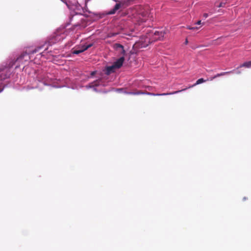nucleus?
<instances>
[{
  "mask_svg": "<svg viewBox=\"0 0 251 251\" xmlns=\"http://www.w3.org/2000/svg\"><path fill=\"white\" fill-rule=\"evenodd\" d=\"M241 71H237V72H236V73L237 74H241Z\"/></svg>",
  "mask_w": 251,
  "mask_h": 251,
  "instance_id": "obj_20",
  "label": "nucleus"
},
{
  "mask_svg": "<svg viewBox=\"0 0 251 251\" xmlns=\"http://www.w3.org/2000/svg\"><path fill=\"white\" fill-rule=\"evenodd\" d=\"M94 83L93 85V86H98V84L97 83V81H96V82H94L93 83V84Z\"/></svg>",
  "mask_w": 251,
  "mask_h": 251,
  "instance_id": "obj_17",
  "label": "nucleus"
},
{
  "mask_svg": "<svg viewBox=\"0 0 251 251\" xmlns=\"http://www.w3.org/2000/svg\"><path fill=\"white\" fill-rule=\"evenodd\" d=\"M18 65L16 66V68H18Z\"/></svg>",
  "mask_w": 251,
  "mask_h": 251,
  "instance_id": "obj_28",
  "label": "nucleus"
},
{
  "mask_svg": "<svg viewBox=\"0 0 251 251\" xmlns=\"http://www.w3.org/2000/svg\"><path fill=\"white\" fill-rule=\"evenodd\" d=\"M165 34V31L164 30L161 31H155L154 32V40H162Z\"/></svg>",
  "mask_w": 251,
  "mask_h": 251,
  "instance_id": "obj_6",
  "label": "nucleus"
},
{
  "mask_svg": "<svg viewBox=\"0 0 251 251\" xmlns=\"http://www.w3.org/2000/svg\"><path fill=\"white\" fill-rule=\"evenodd\" d=\"M187 29H190V30H195V29H198V27H195V26H188L187 27Z\"/></svg>",
  "mask_w": 251,
  "mask_h": 251,
  "instance_id": "obj_15",
  "label": "nucleus"
},
{
  "mask_svg": "<svg viewBox=\"0 0 251 251\" xmlns=\"http://www.w3.org/2000/svg\"><path fill=\"white\" fill-rule=\"evenodd\" d=\"M113 49L116 50L120 54L124 56L126 54V51L123 45L119 43H115L113 45Z\"/></svg>",
  "mask_w": 251,
  "mask_h": 251,
  "instance_id": "obj_4",
  "label": "nucleus"
},
{
  "mask_svg": "<svg viewBox=\"0 0 251 251\" xmlns=\"http://www.w3.org/2000/svg\"><path fill=\"white\" fill-rule=\"evenodd\" d=\"M77 48H78V49H79V50H82V46L81 47H78Z\"/></svg>",
  "mask_w": 251,
  "mask_h": 251,
  "instance_id": "obj_21",
  "label": "nucleus"
},
{
  "mask_svg": "<svg viewBox=\"0 0 251 251\" xmlns=\"http://www.w3.org/2000/svg\"><path fill=\"white\" fill-rule=\"evenodd\" d=\"M215 5L217 7H223L225 6L226 2L222 1L219 4L217 2H215Z\"/></svg>",
  "mask_w": 251,
  "mask_h": 251,
  "instance_id": "obj_14",
  "label": "nucleus"
},
{
  "mask_svg": "<svg viewBox=\"0 0 251 251\" xmlns=\"http://www.w3.org/2000/svg\"><path fill=\"white\" fill-rule=\"evenodd\" d=\"M149 8L148 6L144 7L142 5H136L133 9V13H136L137 15H141L143 19V22L146 21L145 18L149 15Z\"/></svg>",
  "mask_w": 251,
  "mask_h": 251,
  "instance_id": "obj_1",
  "label": "nucleus"
},
{
  "mask_svg": "<svg viewBox=\"0 0 251 251\" xmlns=\"http://www.w3.org/2000/svg\"><path fill=\"white\" fill-rule=\"evenodd\" d=\"M135 45L138 46V43H136Z\"/></svg>",
  "mask_w": 251,
  "mask_h": 251,
  "instance_id": "obj_26",
  "label": "nucleus"
},
{
  "mask_svg": "<svg viewBox=\"0 0 251 251\" xmlns=\"http://www.w3.org/2000/svg\"><path fill=\"white\" fill-rule=\"evenodd\" d=\"M181 91L182 90H178V91H174V92H170V93H161V94H158V93L155 94V93H152L148 92H143L142 91H137L136 92H129V93H128V94H130V95H133L146 94V95H150V96H167V95H174L175 94L178 93L180 92V91Z\"/></svg>",
  "mask_w": 251,
  "mask_h": 251,
  "instance_id": "obj_2",
  "label": "nucleus"
},
{
  "mask_svg": "<svg viewBox=\"0 0 251 251\" xmlns=\"http://www.w3.org/2000/svg\"><path fill=\"white\" fill-rule=\"evenodd\" d=\"M125 60L124 56H122L118 60H117L114 63L113 65L116 69L120 68L123 64L124 61Z\"/></svg>",
  "mask_w": 251,
  "mask_h": 251,
  "instance_id": "obj_7",
  "label": "nucleus"
},
{
  "mask_svg": "<svg viewBox=\"0 0 251 251\" xmlns=\"http://www.w3.org/2000/svg\"><path fill=\"white\" fill-rule=\"evenodd\" d=\"M242 67H246V68L251 67V61L244 62L243 64L240 65L238 67H237L236 70H238L239 68H242Z\"/></svg>",
  "mask_w": 251,
  "mask_h": 251,
  "instance_id": "obj_12",
  "label": "nucleus"
},
{
  "mask_svg": "<svg viewBox=\"0 0 251 251\" xmlns=\"http://www.w3.org/2000/svg\"><path fill=\"white\" fill-rule=\"evenodd\" d=\"M122 5H123V4H122L120 3H117L115 5L114 7L112 9L108 11L106 14L107 15H112L115 14L116 12L121 7Z\"/></svg>",
  "mask_w": 251,
  "mask_h": 251,
  "instance_id": "obj_8",
  "label": "nucleus"
},
{
  "mask_svg": "<svg viewBox=\"0 0 251 251\" xmlns=\"http://www.w3.org/2000/svg\"><path fill=\"white\" fill-rule=\"evenodd\" d=\"M36 51H37V50H35L34 51H33V53H34V52H36Z\"/></svg>",
  "mask_w": 251,
  "mask_h": 251,
  "instance_id": "obj_23",
  "label": "nucleus"
},
{
  "mask_svg": "<svg viewBox=\"0 0 251 251\" xmlns=\"http://www.w3.org/2000/svg\"><path fill=\"white\" fill-rule=\"evenodd\" d=\"M146 40H149L148 38H146ZM145 42H146V41H145Z\"/></svg>",
  "mask_w": 251,
  "mask_h": 251,
  "instance_id": "obj_25",
  "label": "nucleus"
},
{
  "mask_svg": "<svg viewBox=\"0 0 251 251\" xmlns=\"http://www.w3.org/2000/svg\"><path fill=\"white\" fill-rule=\"evenodd\" d=\"M13 64H12V65H10V67H12V66H13Z\"/></svg>",
  "mask_w": 251,
  "mask_h": 251,
  "instance_id": "obj_27",
  "label": "nucleus"
},
{
  "mask_svg": "<svg viewBox=\"0 0 251 251\" xmlns=\"http://www.w3.org/2000/svg\"><path fill=\"white\" fill-rule=\"evenodd\" d=\"M208 14L207 13H204L203 15V16L205 18H206L207 17H208Z\"/></svg>",
  "mask_w": 251,
  "mask_h": 251,
  "instance_id": "obj_16",
  "label": "nucleus"
},
{
  "mask_svg": "<svg viewBox=\"0 0 251 251\" xmlns=\"http://www.w3.org/2000/svg\"><path fill=\"white\" fill-rule=\"evenodd\" d=\"M26 54H21L18 58H17V60L15 61V62H17L18 64H20V63H23V60Z\"/></svg>",
  "mask_w": 251,
  "mask_h": 251,
  "instance_id": "obj_13",
  "label": "nucleus"
},
{
  "mask_svg": "<svg viewBox=\"0 0 251 251\" xmlns=\"http://www.w3.org/2000/svg\"><path fill=\"white\" fill-rule=\"evenodd\" d=\"M235 71V70H233L229 71V72H225L221 73L220 74H217V75H214V76L211 77L210 79V80H212L213 79H214L218 77L221 76L225 75H226L229 74L231 73H233Z\"/></svg>",
  "mask_w": 251,
  "mask_h": 251,
  "instance_id": "obj_9",
  "label": "nucleus"
},
{
  "mask_svg": "<svg viewBox=\"0 0 251 251\" xmlns=\"http://www.w3.org/2000/svg\"><path fill=\"white\" fill-rule=\"evenodd\" d=\"M196 24H197V25H201V21H198V22L196 23Z\"/></svg>",
  "mask_w": 251,
  "mask_h": 251,
  "instance_id": "obj_19",
  "label": "nucleus"
},
{
  "mask_svg": "<svg viewBox=\"0 0 251 251\" xmlns=\"http://www.w3.org/2000/svg\"><path fill=\"white\" fill-rule=\"evenodd\" d=\"M148 45V44H144V45H141V48H142V47H145L147 46Z\"/></svg>",
  "mask_w": 251,
  "mask_h": 251,
  "instance_id": "obj_18",
  "label": "nucleus"
},
{
  "mask_svg": "<svg viewBox=\"0 0 251 251\" xmlns=\"http://www.w3.org/2000/svg\"><path fill=\"white\" fill-rule=\"evenodd\" d=\"M206 80H204L202 78H200L196 81V82L195 84H194L192 85L189 86L188 88H184V89H182V91H185V90H187L188 88H192L194 86H196L197 85L200 84L201 83H202L206 82ZM181 92H182V91Z\"/></svg>",
  "mask_w": 251,
  "mask_h": 251,
  "instance_id": "obj_10",
  "label": "nucleus"
},
{
  "mask_svg": "<svg viewBox=\"0 0 251 251\" xmlns=\"http://www.w3.org/2000/svg\"><path fill=\"white\" fill-rule=\"evenodd\" d=\"M187 43H188V41H187V40L186 39V41H185V44H187Z\"/></svg>",
  "mask_w": 251,
  "mask_h": 251,
  "instance_id": "obj_22",
  "label": "nucleus"
},
{
  "mask_svg": "<svg viewBox=\"0 0 251 251\" xmlns=\"http://www.w3.org/2000/svg\"><path fill=\"white\" fill-rule=\"evenodd\" d=\"M92 45H93L92 44H90L88 45H83V46H82V50H79V49H78V48H77L76 49L73 50L72 53L73 54H78L81 53V52H83L84 51L87 50L88 49L91 47L92 46Z\"/></svg>",
  "mask_w": 251,
  "mask_h": 251,
  "instance_id": "obj_5",
  "label": "nucleus"
},
{
  "mask_svg": "<svg viewBox=\"0 0 251 251\" xmlns=\"http://www.w3.org/2000/svg\"><path fill=\"white\" fill-rule=\"evenodd\" d=\"M10 75L11 71L9 68L5 67L0 69V92L3 89L2 81L9 77Z\"/></svg>",
  "mask_w": 251,
  "mask_h": 251,
  "instance_id": "obj_3",
  "label": "nucleus"
},
{
  "mask_svg": "<svg viewBox=\"0 0 251 251\" xmlns=\"http://www.w3.org/2000/svg\"><path fill=\"white\" fill-rule=\"evenodd\" d=\"M115 69L116 68L113 65L111 66L107 67L106 69V74L109 75L111 73L114 72Z\"/></svg>",
  "mask_w": 251,
  "mask_h": 251,
  "instance_id": "obj_11",
  "label": "nucleus"
},
{
  "mask_svg": "<svg viewBox=\"0 0 251 251\" xmlns=\"http://www.w3.org/2000/svg\"><path fill=\"white\" fill-rule=\"evenodd\" d=\"M94 74H95V72H92V74H91V75H93Z\"/></svg>",
  "mask_w": 251,
  "mask_h": 251,
  "instance_id": "obj_24",
  "label": "nucleus"
}]
</instances>
